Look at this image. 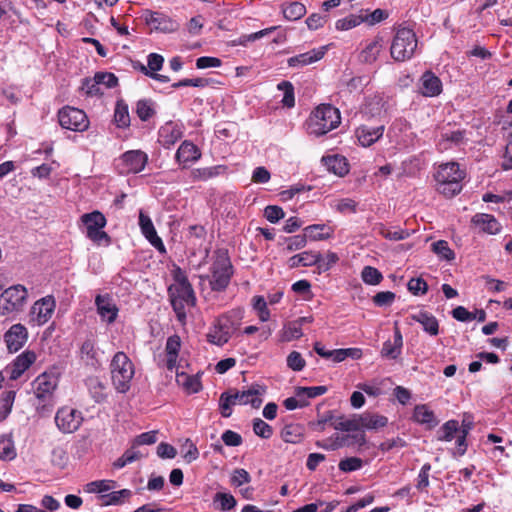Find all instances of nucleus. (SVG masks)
I'll list each match as a JSON object with an SVG mask.
<instances>
[{
  "instance_id": "79ce46f5",
  "label": "nucleus",
  "mask_w": 512,
  "mask_h": 512,
  "mask_svg": "<svg viewBox=\"0 0 512 512\" xmlns=\"http://www.w3.org/2000/svg\"><path fill=\"white\" fill-rule=\"evenodd\" d=\"M359 422H360L359 421V414H354L349 419H345L342 416V417L337 418L334 421L333 427L336 430H341V431H346V432L358 431V430H360Z\"/></svg>"
},
{
  "instance_id": "f704fd0d",
  "label": "nucleus",
  "mask_w": 512,
  "mask_h": 512,
  "mask_svg": "<svg viewBox=\"0 0 512 512\" xmlns=\"http://www.w3.org/2000/svg\"><path fill=\"white\" fill-rule=\"evenodd\" d=\"M181 347V340L178 335H172L167 339L165 351L167 354L166 367L172 371L176 368L178 353Z\"/></svg>"
},
{
  "instance_id": "c85d7f7f",
  "label": "nucleus",
  "mask_w": 512,
  "mask_h": 512,
  "mask_svg": "<svg viewBox=\"0 0 512 512\" xmlns=\"http://www.w3.org/2000/svg\"><path fill=\"white\" fill-rule=\"evenodd\" d=\"M360 429L377 430L388 424V418L378 413L364 412L359 414Z\"/></svg>"
},
{
  "instance_id": "49530a36",
  "label": "nucleus",
  "mask_w": 512,
  "mask_h": 512,
  "mask_svg": "<svg viewBox=\"0 0 512 512\" xmlns=\"http://www.w3.org/2000/svg\"><path fill=\"white\" fill-rule=\"evenodd\" d=\"M302 329L296 324V322L284 325L279 333L280 340L282 342H290L298 339L302 336Z\"/></svg>"
},
{
  "instance_id": "5701e85b",
  "label": "nucleus",
  "mask_w": 512,
  "mask_h": 512,
  "mask_svg": "<svg viewBox=\"0 0 512 512\" xmlns=\"http://www.w3.org/2000/svg\"><path fill=\"white\" fill-rule=\"evenodd\" d=\"M325 55V48L320 49H312L305 53H301L295 56L290 57L287 60V64L292 68H300L306 65L312 64L321 60Z\"/></svg>"
},
{
  "instance_id": "a18cd8bd",
  "label": "nucleus",
  "mask_w": 512,
  "mask_h": 512,
  "mask_svg": "<svg viewBox=\"0 0 512 512\" xmlns=\"http://www.w3.org/2000/svg\"><path fill=\"white\" fill-rule=\"evenodd\" d=\"M87 385L95 402L101 403L106 399L105 386L98 378H89Z\"/></svg>"
},
{
  "instance_id": "4468645a",
  "label": "nucleus",
  "mask_w": 512,
  "mask_h": 512,
  "mask_svg": "<svg viewBox=\"0 0 512 512\" xmlns=\"http://www.w3.org/2000/svg\"><path fill=\"white\" fill-rule=\"evenodd\" d=\"M121 173L136 174L144 170L148 155L142 150H129L123 153L120 158Z\"/></svg>"
},
{
  "instance_id": "1a4fd4ad",
  "label": "nucleus",
  "mask_w": 512,
  "mask_h": 512,
  "mask_svg": "<svg viewBox=\"0 0 512 512\" xmlns=\"http://www.w3.org/2000/svg\"><path fill=\"white\" fill-rule=\"evenodd\" d=\"M86 227V236L97 245H109L110 236L103 230L107 224L105 216L100 211L85 213L80 218Z\"/></svg>"
},
{
  "instance_id": "ddd939ff",
  "label": "nucleus",
  "mask_w": 512,
  "mask_h": 512,
  "mask_svg": "<svg viewBox=\"0 0 512 512\" xmlns=\"http://www.w3.org/2000/svg\"><path fill=\"white\" fill-rule=\"evenodd\" d=\"M83 422L82 413L76 409L60 408L55 416V423L63 433H73L79 429Z\"/></svg>"
},
{
  "instance_id": "72a5a7b5",
  "label": "nucleus",
  "mask_w": 512,
  "mask_h": 512,
  "mask_svg": "<svg viewBox=\"0 0 512 512\" xmlns=\"http://www.w3.org/2000/svg\"><path fill=\"white\" fill-rule=\"evenodd\" d=\"M304 232L311 241H321L330 239L334 234V229L326 224H313L305 227Z\"/></svg>"
},
{
  "instance_id": "338daca9",
  "label": "nucleus",
  "mask_w": 512,
  "mask_h": 512,
  "mask_svg": "<svg viewBox=\"0 0 512 512\" xmlns=\"http://www.w3.org/2000/svg\"><path fill=\"white\" fill-rule=\"evenodd\" d=\"M285 213L280 206L277 205H269L264 209V217L270 223H277L279 220L283 219Z\"/></svg>"
},
{
  "instance_id": "f03ea898",
  "label": "nucleus",
  "mask_w": 512,
  "mask_h": 512,
  "mask_svg": "<svg viewBox=\"0 0 512 512\" xmlns=\"http://www.w3.org/2000/svg\"><path fill=\"white\" fill-rule=\"evenodd\" d=\"M266 392V388L259 384H252L247 390H232L220 395L219 407L223 417L228 418L232 414L231 407L234 405L250 404L253 408H259L263 402L261 396Z\"/></svg>"
},
{
  "instance_id": "423d86ee",
  "label": "nucleus",
  "mask_w": 512,
  "mask_h": 512,
  "mask_svg": "<svg viewBox=\"0 0 512 512\" xmlns=\"http://www.w3.org/2000/svg\"><path fill=\"white\" fill-rule=\"evenodd\" d=\"M57 385L58 378L53 373L44 372L34 380V394L37 400L35 406L39 414L46 415L51 412Z\"/></svg>"
},
{
  "instance_id": "de8ad7c7",
  "label": "nucleus",
  "mask_w": 512,
  "mask_h": 512,
  "mask_svg": "<svg viewBox=\"0 0 512 512\" xmlns=\"http://www.w3.org/2000/svg\"><path fill=\"white\" fill-rule=\"evenodd\" d=\"M154 103L149 99H141L136 104V114L142 121L149 120L154 114Z\"/></svg>"
},
{
  "instance_id": "37998d69",
  "label": "nucleus",
  "mask_w": 512,
  "mask_h": 512,
  "mask_svg": "<svg viewBox=\"0 0 512 512\" xmlns=\"http://www.w3.org/2000/svg\"><path fill=\"white\" fill-rule=\"evenodd\" d=\"M303 436V428L297 424L286 425L282 432L281 437L287 443H298L301 441Z\"/></svg>"
},
{
  "instance_id": "aec40b11",
  "label": "nucleus",
  "mask_w": 512,
  "mask_h": 512,
  "mask_svg": "<svg viewBox=\"0 0 512 512\" xmlns=\"http://www.w3.org/2000/svg\"><path fill=\"white\" fill-rule=\"evenodd\" d=\"M384 129V125H361L356 129V137L363 147H369L383 136Z\"/></svg>"
},
{
  "instance_id": "6e6552de",
  "label": "nucleus",
  "mask_w": 512,
  "mask_h": 512,
  "mask_svg": "<svg viewBox=\"0 0 512 512\" xmlns=\"http://www.w3.org/2000/svg\"><path fill=\"white\" fill-rule=\"evenodd\" d=\"M417 44V37L412 29L399 27L391 43V57L397 62L407 61L413 57Z\"/></svg>"
},
{
  "instance_id": "3c124183",
  "label": "nucleus",
  "mask_w": 512,
  "mask_h": 512,
  "mask_svg": "<svg viewBox=\"0 0 512 512\" xmlns=\"http://www.w3.org/2000/svg\"><path fill=\"white\" fill-rule=\"evenodd\" d=\"M115 482L112 480H96L85 485L84 491L87 493H100L111 490Z\"/></svg>"
},
{
  "instance_id": "0eeeda50",
  "label": "nucleus",
  "mask_w": 512,
  "mask_h": 512,
  "mask_svg": "<svg viewBox=\"0 0 512 512\" xmlns=\"http://www.w3.org/2000/svg\"><path fill=\"white\" fill-rule=\"evenodd\" d=\"M110 369L114 388L119 393H126L135 374L134 364L124 352H117L112 358Z\"/></svg>"
},
{
  "instance_id": "2f4dec72",
  "label": "nucleus",
  "mask_w": 512,
  "mask_h": 512,
  "mask_svg": "<svg viewBox=\"0 0 512 512\" xmlns=\"http://www.w3.org/2000/svg\"><path fill=\"white\" fill-rule=\"evenodd\" d=\"M226 166L224 165H216L211 167H202L195 168L191 171V179L194 182L197 181H208L210 179L216 178L219 175L225 173Z\"/></svg>"
},
{
  "instance_id": "7ed1b4c3",
  "label": "nucleus",
  "mask_w": 512,
  "mask_h": 512,
  "mask_svg": "<svg viewBox=\"0 0 512 512\" xmlns=\"http://www.w3.org/2000/svg\"><path fill=\"white\" fill-rule=\"evenodd\" d=\"M465 171L460 169L457 162L439 165L434 173L437 191L447 198H452L462 191V181Z\"/></svg>"
},
{
  "instance_id": "8fccbe9b",
  "label": "nucleus",
  "mask_w": 512,
  "mask_h": 512,
  "mask_svg": "<svg viewBox=\"0 0 512 512\" xmlns=\"http://www.w3.org/2000/svg\"><path fill=\"white\" fill-rule=\"evenodd\" d=\"M459 431V424L456 420H449L445 422L438 433L441 435L438 436V440L449 442L454 438L456 432Z\"/></svg>"
},
{
  "instance_id": "9d476101",
  "label": "nucleus",
  "mask_w": 512,
  "mask_h": 512,
  "mask_svg": "<svg viewBox=\"0 0 512 512\" xmlns=\"http://www.w3.org/2000/svg\"><path fill=\"white\" fill-rule=\"evenodd\" d=\"M58 121L62 128L75 132H83L89 128L86 113L71 106H65L58 111Z\"/></svg>"
},
{
  "instance_id": "7c9ffc66",
  "label": "nucleus",
  "mask_w": 512,
  "mask_h": 512,
  "mask_svg": "<svg viewBox=\"0 0 512 512\" xmlns=\"http://www.w3.org/2000/svg\"><path fill=\"white\" fill-rule=\"evenodd\" d=\"M413 419L419 424L426 425L429 429L438 425V420L436 419L434 412L425 404L415 406Z\"/></svg>"
},
{
  "instance_id": "680f3d73",
  "label": "nucleus",
  "mask_w": 512,
  "mask_h": 512,
  "mask_svg": "<svg viewBox=\"0 0 512 512\" xmlns=\"http://www.w3.org/2000/svg\"><path fill=\"white\" fill-rule=\"evenodd\" d=\"M339 260L338 255L335 252L329 251L325 257L320 253V260L315 264L319 272L328 271L334 264Z\"/></svg>"
},
{
  "instance_id": "a211bd4d",
  "label": "nucleus",
  "mask_w": 512,
  "mask_h": 512,
  "mask_svg": "<svg viewBox=\"0 0 512 512\" xmlns=\"http://www.w3.org/2000/svg\"><path fill=\"white\" fill-rule=\"evenodd\" d=\"M471 223L489 235L499 234L502 230L501 223L492 214L477 213L472 217Z\"/></svg>"
},
{
  "instance_id": "5fc2aeb1",
  "label": "nucleus",
  "mask_w": 512,
  "mask_h": 512,
  "mask_svg": "<svg viewBox=\"0 0 512 512\" xmlns=\"http://www.w3.org/2000/svg\"><path fill=\"white\" fill-rule=\"evenodd\" d=\"M328 391L326 386H313V387H297L295 394L297 398H315L325 394Z\"/></svg>"
},
{
  "instance_id": "bb28decb",
  "label": "nucleus",
  "mask_w": 512,
  "mask_h": 512,
  "mask_svg": "<svg viewBox=\"0 0 512 512\" xmlns=\"http://www.w3.org/2000/svg\"><path fill=\"white\" fill-rule=\"evenodd\" d=\"M56 307L53 296L48 295L36 301L31 308V315H36L38 319L48 320L52 317Z\"/></svg>"
},
{
  "instance_id": "bf43d9fd",
  "label": "nucleus",
  "mask_w": 512,
  "mask_h": 512,
  "mask_svg": "<svg viewBox=\"0 0 512 512\" xmlns=\"http://www.w3.org/2000/svg\"><path fill=\"white\" fill-rule=\"evenodd\" d=\"M357 202L351 198L337 200L332 207L339 213H355L357 211Z\"/></svg>"
},
{
  "instance_id": "6ab92c4d",
  "label": "nucleus",
  "mask_w": 512,
  "mask_h": 512,
  "mask_svg": "<svg viewBox=\"0 0 512 512\" xmlns=\"http://www.w3.org/2000/svg\"><path fill=\"white\" fill-rule=\"evenodd\" d=\"M403 347L402 334L397 326L394 328L393 339H388L383 343L380 355L384 359L396 360L401 355Z\"/></svg>"
},
{
  "instance_id": "a19ab883",
  "label": "nucleus",
  "mask_w": 512,
  "mask_h": 512,
  "mask_svg": "<svg viewBox=\"0 0 512 512\" xmlns=\"http://www.w3.org/2000/svg\"><path fill=\"white\" fill-rule=\"evenodd\" d=\"M114 121L119 128H126L130 125L128 105L123 100H119L116 103Z\"/></svg>"
},
{
  "instance_id": "393cba45",
  "label": "nucleus",
  "mask_w": 512,
  "mask_h": 512,
  "mask_svg": "<svg viewBox=\"0 0 512 512\" xmlns=\"http://www.w3.org/2000/svg\"><path fill=\"white\" fill-rule=\"evenodd\" d=\"M176 161L186 167L188 162H196L201 158V151L190 141H184L175 154Z\"/></svg>"
},
{
  "instance_id": "69168bd1",
  "label": "nucleus",
  "mask_w": 512,
  "mask_h": 512,
  "mask_svg": "<svg viewBox=\"0 0 512 512\" xmlns=\"http://www.w3.org/2000/svg\"><path fill=\"white\" fill-rule=\"evenodd\" d=\"M363 465L362 459L358 457H349L339 462V469L342 472H352L359 470Z\"/></svg>"
},
{
  "instance_id": "052dcab7",
  "label": "nucleus",
  "mask_w": 512,
  "mask_h": 512,
  "mask_svg": "<svg viewBox=\"0 0 512 512\" xmlns=\"http://www.w3.org/2000/svg\"><path fill=\"white\" fill-rule=\"evenodd\" d=\"M307 239H308V237L306 236L305 232H304V234H299V235H295V236L286 238L285 239V241L287 243L286 250L288 252H292V251H296V250H300V249L304 248L307 244Z\"/></svg>"
},
{
  "instance_id": "a878e982",
  "label": "nucleus",
  "mask_w": 512,
  "mask_h": 512,
  "mask_svg": "<svg viewBox=\"0 0 512 512\" xmlns=\"http://www.w3.org/2000/svg\"><path fill=\"white\" fill-rule=\"evenodd\" d=\"M421 93L425 97H435L442 92V82L433 72L426 71L421 76Z\"/></svg>"
},
{
  "instance_id": "2eb2a0df",
  "label": "nucleus",
  "mask_w": 512,
  "mask_h": 512,
  "mask_svg": "<svg viewBox=\"0 0 512 512\" xmlns=\"http://www.w3.org/2000/svg\"><path fill=\"white\" fill-rule=\"evenodd\" d=\"M363 446L366 444V435L364 433L354 435H338L331 437L326 441H317L316 446L325 450H337L344 446H351L353 444Z\"/></svg>"
},
{
  "instance_id": "473e14b6",
  "label": "nucleus",
  "mask_w": 512,
  "mask_h": 512,
  "mask_svg": "<svg viewBox=\"0 0 512 512\" xmlns=\"http://www.w3.org/2000/svg\"><path fill=\"white\" fill-rule=\"evenodd\" d=\"M182 137V132L176 125L167 123L159 130V141L165 147L169 148Z\"/></svg>"
},
{
  "instance_id": "39448f33",
  "label": "nucleus",
  "mask_w": 512,
  "mask_h": 512,
  "mask_svg": "<svg viewBox=\"0 0 512 512\" xmlns=\"http://www.w3.org/2000/svg\"><path fill=\"white\" fill-rule=\"evenodd\" d=\"M341 122L340 112L330 104L318 106L309 116L306 126L310 135L322 136L338 127Z\"/></svg>"
},
{
  "instance_id": "0e129e2a",
  "label": "nucleus",
  "mask_w": 512,
  "mask_h": 512,
  "mask_svg": "<svg viewBox=\"0 0 512 512\" xmlns=\"http://www.w3.org/2000/svg\"><path fill=\"white\" fill-rule=\"evenodd\" d=\"M16 456L13 442L5 437L0 438V458L11 460Z\"/></svg>"
},
{
  "instance_id": "dca6fc26",
  "label": "nucleus",
  "mask_w": 512,
  "mask_h": 512,
  "mask_svg": "<svg viewBox=\"0 0 512 512\" xmlns=\"http://www.w3.org/2000/svg\"><path fill=\"white\" fill-rule=\"evenodd\" d=\"M28 331L21 323H16L5 333L4 340L9 352L19 351L27 342Z\"/></svg>"
},
{
  "instance_id": "58836bf2",
  "label": "nucleus",
  "mask_w": 512,
  "mask_h": 512,
  "mask_svg": "<svg viewBox=\"0 0 512 512\" xmlns=\"http://www.w3.org/2000/svg\"><path fill=\"white\" fill-rule=\"evenodd\" d=\"M466 135L465 130L445 131L441 133V138L438 141V146L441 149H448L447 143L459 145L463 142Z\"/></svg>"
},
{
  "instance_id": "cd10ccee",
  "label": "nucleus",
  "mask_w": 512,
  "mask_h": 512,
  "mask_svg": "<svg viewBox=\"0 0 512 512\" xmlns=\"http://www.w3.org/2000/svg\"><path fill=\"white\" fill-rule=\"evenodd\" d=\"M322 162L329 172L343 177L349 172V164L344 156L327 155L322 157Z\"/></svg>"
},
{
  "instance_id": "864d4df0",
  "label": "nucleus",
  "mask_w": 512,
  "mask_h": 512,
  "mask_svg": "<svg viewBox=\"0 0 512 512\" xmlns=\"http://www.w3.org/2000/svg\"><path fill=\"white\" fill-rule=\"evenodd\" d=\"M361 277L362 280L369 285H377L383 279L381 272L372 266H365L362 270Z\"/></svg>"
},
{
  "instance_id": "774afa93",
  "label": "nucleus",
  "mask_w": 512,
  "mask_h": 512,
  "mask_svg": "<svg viewBox=\"0 0 512 512\" xmlns=\"http://www.w3.org/2000/svg\"><path fill=\"white\" fill-rule=\"evenodd\" d=\"M408 290L413 295H423L428 290L427 282L422 278H412L407 284Z\"/></svg>"
},
{
  "instance_id": "4c0bfd02",
  "label": "nucleus",
  "mask_w": 512,
  "mask_h": 512,
  "mask_svg": "<svg viewBox=\"0 0 512 512\" xmlns=\"http://www.w3.org/2000/svg\"><path fill=\"white\" fill-rule=\"evenodd\" d=\"M282 12L285 19L289 21H296L306 14V7L304 4L294 1L282 6Z\"/></svg>"
},
{
  "instance_id": "e2e57ef3",
  "label": "nucleus",
  "mask_w": 512,
  "mask_h": 512,
  "mask_svg": "<svg viewBox=\"0 0 512 512\" xmlns=\"http://www.w3.org/2000/svg\"><path fill=\"white\" fill-rule=\"evenodd\" d=\"M252 304L253 308L258 311L259 320H269L270 313L267 309V302L263 296H254Z\"/></svg>"
},
{
  "instance_id": "603ef678",
  "label": "nucleus",
  "mask_w": 512,
  "mask_h": 512,
  "mask_svg": "<svg viewBox=\"0 0 512 512\" xmlns=\"http://www.w3.org/2000/svg\"><path fill=\"white\" fill-rule=\"evenodd\" d=\"M278 90L284 92L282 103L284 106L291 108L295 105L294 87L289 81H282L277 85Z\"/></svg>"
},
{
  "instance_id": "e433bc0d",
  "label": "nucleus",
  "mask_w": 512,
  "mask_h": 512,
  "mask_svg": "<svg viewBox=\"0 0 512 512\" xmlns=\"http://www.w3.org/2000/svg\"><path fill=\"white\" fill-rule=\"evenodd\" d=\"M374 230L380 236L391 241H400L407 239L410 236V232L407 229H401L394 227L393 229L386 225L379 223L375 226Z\"/></svg>"
},
{
  "instance_id": "9b49d317",
  "label": "nucleus",
  "mask_w": 512,
  "mask_h": 512,
  "mask_svg": "<svg viewBox=\"0 0 512 512\" xmlns=\"http://www.w3.org/2000/svg\"><path fill=\"white\" fill-rule=\"evenodd\" d=\"M27 298V290L22 285L7 288L0 295V314H6L20 309Z\"/></svg>"
},
{
  "instance_id": "13d9d810",
  "label": "nucleus",
  "mask_w": 512,
  "mask_h": 512,
  "mask_svg": "<svg viewBox=\"0 0 512 512\" xmlns=\"http://www.w3.org/2000/svg\"><path fill=\"white\" fill-rule=\"evenodd\" d=\"M214 500L219 502V509L222 511H231L237 504L234 496L229 493H217Z\"/></svg>"
},
{
  "instance_id": "4be33fe9",
  "label": "nucleus",
  "mask_w": 512,
  "mask_h": 512,
  "mask_svg": "<svg viewBox=\"0 0 512 512\" xmlns=\"http://www.w3.org/2000/svg\"><path fill=\"white\" fill-rule=\"evenodd\" d=\"M95 304L97 312L102 318H107V320H115L117 318L118 307L110 294L97 295Z\"/></svg>"
},
{
  "instance_id": "6e6d98bb",
  "label": "nucleus",
  "mask_w": 512,
  "mask_h": 512,
  "mask_svg": "<svg viewBox=\"0 0 512 512\" xmlns=\"http://www.w3.org/2000/svg\"><path fill=\"white\" fill-rule=\"evenodd\" d=\"M364 22V17L362 15H349L348 17L337 20L336 29L337 30H349Z\"/></svg>"
},
{
  "instance_id": "f3484780",
  "label": "nucleus",
  "mask_w": 512,
  "mask_h": 512,
  "mask_svg": "<svg viewBox=\"0 0 512 512\" xmlns=\"http://www.w3.org/2000/svg\"><path fill=\"white\" fill-rule=\"evenodd\" d=\"M139 227L144 237L149 243L156 248L160 253H165V245L162 239L158 236L151 218L143 211L139 213Z\"/></svg>"
},
{
  "instance_id": "4d7b16f0",
  "label": "nucleus",
  "mask_w": 512,
  "mask_h": 512,
  "mask_svg": "<svg viewBox=\"0 0 512 512\" xmlns=\"http://www.w3.org/2000/svg\"><path fill=\"white\" fill-rule=\"evenodd\" d=\"M253 431L263 439H269L273 435V428L260 418L253 420Z\"/></svg>"
},
{
  "instance_id": "09e8293b",
  "label": "nucleus",
  "mask_w": 512,
  "mask_h": 512,
  "mask_svg": "<svg viewBox=\"0 0 512 512\" xmlns=\"http://www.w3.org/2000/svg\"><path fill=\"white\" fill-rule=\"evenodd\" d=\"M432 251L444 260L451 261L455 258L454 251L445 240H438L431 245Z\"/></svg>"
},
{
  "instance_id": "412c9836",
  "label": "nucleus",
  "mask_w": 512,
  "mask_h": 512,
  "mask_svg": "<svg viewBox=\"0 0 512 512\" xmlns=\"http://www.w3.org/2000/svg\"><path fill=\"white\" fill-rule=\"evenodd\" d=\"M231 334L232 327L229 322H217L206 334V339L211 344L223 346L229 341Z\"/></svg>"
},
{
  "instance_id": "ea45409f",
  "label": "nucleus",
  "mask_w": 512,
  "mask_h": 512,
  "mask_svg": "<svg viewBox=\"0 0 512 512\" xmlns=\"http://www.w3.org/2000/svg\"><path fill=\"white\" fill-rule=\"evenodd\" d=\"M81 359L85 361L87 365L94 366L97 361V351L95 349V340L93 337L87 338L80 349Z\"/></svg>"
},
{
  "instance_id": "f257e3e1",
  "label": "nucleus",
  "mask_w": 512,
  "mask_h": 512,
  "mask_svg": "<svg viewBox=\"0 0 512 512\" xmlns=\"http://www.w3.org/2000/svg\"><path fill=\"white\" fill-rule=\"evenodd\" d=\"M174 283L168 288L171 304L178 320H185L186 308L193 307L196 297L186 272L179 266L172 270Z\"/></svg>"
},
{
  "instance_id": "f8f14e48",
  "label": "nucleus",
  "mask_w": 512,
  "mask_h": 512,
  "mask_svg": "<svg viewBox=\"0 0 512 512\" xmlns=\"http://www.w3.org/2000/svg\"><path fill=\"white\" fill-rule=\"evenodd\" d=\"M142 18L145 23L151 27L152 31L173 33L180 27V24L176 20L162 12L145 10Z\"/></svg>"
},
{
  "instance_id": "c756f323",
  "label": "nucleus",
  "mask_w": 512,
  "mask_h": 512,
  "mask_svg": "<svg viewBox=\"0 0 512 512\" xmlns=\"http://www.w3.org/2000/svg\"><path fill=\"white\" fill-rule=\"evenodd\" d=\"M320 260V252L304 251L299 254L293 255L288 259L289 268H297L300 266L310 267L315 266Z\"/></svg>"
},
{
  "instance_id": "c03bdc74",
  "label": "nucleus",
  "mask_w": 512,
  "mask_h": 512,
  "mask_svg": "<svg viewBox=\"0 0 512 512\" xmlns=\"http://www.w3.org/2000/svg\"><path fill=\"white\" fill-rule=\"evenodd\" d=\"M276 29H277V27L274 26V27L266 28V29L260 30L258 32L248 34V35H241L237 39L232 40L231 45L232 46H238V45L246 46L249 42L256 41V40L262 38L263 36L270 34L271 32H273Z\"/></svg>"
},
{
  "instance_id": "b1692460",
  "label": "nucleus",
  "mask_w": 512,
  "mask_h": 512,
  "mask_svg": "<svg viewBox=\"0 0 512 512\" xmlns=\"http://www.w3.org/2000/svg\"><path fill=\"white\" fill-rule=\"evenodd\" d=\"M35 360L36 355L33 351H25L18 355L10 368V378L12 380L18 379Z\"/></svg>"
},
{
  "instance_id": "c9c22d12",
  "label": "nucleus",
  "mask_w": 512,
  "mask_h": 512,
  "mask_svg": "<svg viewBox=\"0 0 512 512\" xmlns=\"http://www.w3.org/2000/svg\"><path fill=\"white\" fill-rule=\"evenodd\" d=\"M383 49V39L381 37H376L370 43L366 45V47L362 50L360 54L361 61L364 63H374L380 52Z\"/></svg>"
},
{
  "instance_id": "20e7f679",
  "label": "nucleus",
  "mask_w": 512,
  "mask_h": 512,
  "mask_svg": "<svg viewBox=\"0 0 512 512\" xmlns=\"http://www.w3.org/2000/svg\"><path fill=\"white\" fill-rule=\"evenodd\" d=\"M210 273L211 275L205 276V278H208L211 289L218 292L224 291L234 273L228 250L217 249L214 251ZM203 278L204 276H201V279Z\"/></svg>"
}]
</instances>
